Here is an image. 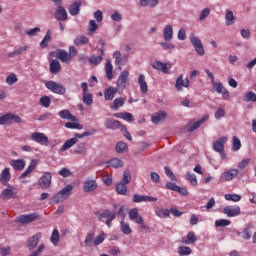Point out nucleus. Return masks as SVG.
Listing matches in <instances>:
<instances>
[{"label": "nucleus", "instance_id": "obj_1", "mask_svg": "<svg viewBox=\"0 0 256 256\" xmlns=\"http://www.w3.org/2000/svg\"><path fill=\"white\" fill-rule=\"evenodd\" d=\"M73 192V185L68 184L58 193H56L52 198L51 201L55 203V205H59V203H63V201H67L69 197H71V193Z\"/></svg>", "mask_w": 256, "mask_h": 256}, {"label": "nucleus", "instance_id": "obj_2", "mask_svg": "<svg viewBox=\"0 0 256 256\" xmlns=\"http://www.w3.org/2000/svg\"><path fill=\"white\" fill-rule=\"evenodd\" d=\"M45 87L48 88L49 91H52V93H55L56 95H65V93H67V88H65V86H63L62 84H58L53 80L46 82Z\"/></svg>", "mask_w": 256, "mask_h": 256}, {"label": "nucleus", "instance_id": "obj_3", "mask_svg": "<svg viewBox=\"0 0 256 256\" xmlns=\"http://www.w3.org/2000/svg\"><path fill=\"white\" fill-rule=\"evenodd\" d=\"M82 88V101L85 103L88 107H91L93 105V94L89 92V86L86 82H83L81 84Z\"/></svg>", "mask_w": 256, "mask_h": 256}, {"label": "nucleus", "instance_id": "obj_4", "mask_svg": "<svg viewBox=\"0 0 256 256\" xmlns=\"http://www.w3.org/2000/svg\"><path fill=\"white\" fill-rule=\"evenodd\" d=\"M206 121H209V114H205L202 118H200L196 122H188L186 125V131L188 133H193V131H196V129H199L203 123Z\"/></svg>", "mask_w": 256, "mask_h": 256}, {"label": "nucleus", "instance_id": "obj_5", "mask_svg": "<svg viewBox=\"0 0 256 256\" xmlns=\"http://www.w3.org/2000/svg\"><path fill=\"white\" fill-rule=\"evenodd\" d=\"M190 43L194 47L197 55H200V57L205 55V48L203 47V43H201V40L197 36L192 34L190 36Z\"/></svg>", "mask_w": 256, "mask_h": 256}, {"label": "nucleus", "instance_id": "obj_6", "mask_svg": "<svg viewBox=\"0 0 256 256\" xmlns=\"http://www.w3.org/2000/svg\"><path fill=\"white\" fill-rule=\"evenodd\" d=\"M39 214L38 213H31V214H25V215H20L16 218V221L18 223L22 224H27V223H33V221H37L39 219Z\"/></svg>", "mask_w": 256, "mask_h": 256}, {"label": "nucleus", "instance_id": "obj_7", "mask_svg": "<svg viewBox=\"0 0 256 256\" xmlns=\"http://www.w3.org/2000/svg\"><path fill=\"white\" fill-rule=\"evenodd\" d=\"M225 143H227V137L225 136L221 137L213 143L214 151H216V153H220L222 158L225 157V154H223V152L225 151Z\"/></svg>", "mask_w": 256, "mask_h": 256}, {"label": "nucleus", "instance_id": "obj_8", "mask_svg": "<svg viewBox=\"0 0 256 256\" xmlns=\"http://www.w3.org/2000/svg\"><path fill=\"white\" fill-rule=\"evenodd\" d=\"M237 175H239V170L230 169L221 174L219 181L220 183H226V181H233V179H235Z\"/></svg>", "mask_w": 256, "mask_h": 256}, {"label": "nucleus", "instance_id": "obj_9", "mask_svg": "<svg viewBox=\"0 0 256 256\" xmlns=\"http://www.w3.org/2000/svg\"><path fill=\"white\" fill-rule=\"evenodd\" d=\"M98 221H103V219L110 220V219H117V213L111 212L109 209H105L102 212L95 213Z\"/></svg>", "mask_w": 256, "mask_h": 256}, {"label": "nucleus", "instance_id": "obj_10", "mask_svg": "<svg viewBox=\"0 0 256 256\" xmlns=\"http://www.w3.org/2000/svg\"><path fill=\"white\" fill-rule=\"evenodd\" d=\"M157 201V197L147 196V195H138L134 194L132 197V203H155Z\"/></svg>", "mask_w": 256, "mask_h": 256}, {"label": "nucleus", "instance_id": "obj_11", "mask_svg": "<svg viewBox=\"0 0 256 256\" xmlns=\"http://www.w3.org/2000/svg\"><path fill=\"white\" fill-rule=\"evenodd\" d=\"M41 237H43V234L36 233L32 237L28 238L27 240V248L29 251H33L39 245V241L41 240Z\"/></svg>", "mask_w": 256, "mask_h": 256}, {"label": "nucleus", "instance_id": "obj_12", "mask_svg": "<svg viewBox=\"0 0 256 256\" xmlns=\"http://www.w3.org/2000/svg\"><path fill=\"white\" fill-rule=\"evenodd\" d=\"M127 81H129V72L124 70L120 73L116 82L118 89H125L127 87Z\"/></svg>", "mask_w": 256, "mask_h": 256}, {"label": "nucleus", "instance_id": "obj_13", "mask_svg": "<svg viewBox=\"0 0 256 256\" xmlns=\"http://www.w3.org/2000/svg\"><path fill=\"white\" fill-rule=\"evenodd\" d=\"M51 179V172H45L39 179L41 189H49V187H51Z\"/></svg>", "mask_w": 256, "mask_h": 256}, {"label": "nucleus", "instance_id": "obj_14", "mask_svg": "<svg viewBox=\"0 0 256 256\" xmlns=\"http://www.w3.org/2000/svg\"><path fill=\"white\" fill-rule=\"evenodd\" d=\"M189 79L187 78H183V74H180L177 79H176V83H175V89L176 91H183V87H185L186 89H189Z\"/></svg>", "mask_w": 256, "mask_h": 256}, {"label": "nucleus", "instance_id": "obj_15", "mask_svg": "<svg viewBox=\"0 0 256 256\" xmlns=\"http://www.w3.org/2000/svg\"><path fill=\"white\" fill-rule=\"evenodd\" d=\"M130 221H134L137 225H143V217L139 215V209L133 208L128 212Z\"/></svg>", "mask_w": 256, "mask_h": 256}, {"label": "nucleus", "instance_id": "obj_16", "mask_svg": "<svg viewBox=\"0 0 256 256\" xmlns=\"http://www.w3.org/2000/svg\"><path fill=\"white\" fill-rule=\"evenodd\" d=\"M223 213L227 215V217H237L241 215V208L239 206H226L223 209Z\"/></svg>", "mask_w": 256, "mask_h": 256}, {"label": "nucleus", "instance_id": "obj_17", "mask_svg": "<svg viewBox=\"0 0 256 256\" xmlns=\"http://www.w3.org/2000/svg\"><path fill=\"white\" fill-rule=\"evenodd\" d=\"M31 139L32 141H35L40 145H46V143H49V138L44 133H41V132L32 133Z\"/></svg>", "mask_w": 256, "mask_h": 256}, {"label": "nucleus", "instance_id": "obj_18", "mask_svg": "<svg viewBox=\"0 0 256 256\" xmlns=\"http://www.w3.org/2000/svg\"><path fill=\"white\" fill-rule=\"evenodd\" d=\"M4 187H7L4 189L1 193V197L4 200H9V199H15L17 197V193L13 191V186L10 184L4 185Z\"/></svg>", "mask_w": 256, "mask_h": 256}, {"label": "nucleus", "instance_id": "obj_19", "mask_svg": "<svg viewBox=\"0 0 256 256\" xmlns=\"http://www.w3.org/2000/svg\"><path fill=\"white\" fill-rule=\"evenodd\" d=\"M55 19H57V21H67V19H69V15L67 14L65 7L61 5L57 7L55 12Z\"/></svg>", "mask_w": 256, "mask_h": 256}, {"label": "nucleus", "instance_id": "obj_20", "mask_svg": "<svg viewBox=\"0 0 256 256\" xmlns=\"http://www.w3.org/2000/svg\"><path fill=\"white\" fill-rule=\"evenodd\" d=\"M83 0H78L76 2H73L70 7L68 8V11L72 17H75L79 15V12L81 11V6L83 5Z\"/></svg>", "mask_w": 256, "mask_h": 256}, {"label": "nucleus", "instance_id": "obj_21", "mask_svg": "<svg viewBox=\"0 0 256 256\" xmlns=\"http://www.w3.org/2000/svg\"><path fill=\"white\" fill-rule=\"evenodd\" d=\"M9 181H11V169L6 167L0 173V183L1 185H9Z\"/></svg>", "mask_w": 256, "mask_h": 256}, {"label": "nucleus", "instance_id": "obj_22", "mask_svg": "<svg viewBox=\"0 0 256 256\" xmlns=\"http://www.w3.org/2000/svg\"><path fill=\"white\" fill-rule=\"evenodd\" d=\"M165 119H167V112L163 110L154 113L151 117V121L154 125H159V123H161V121H165Z\"/></svg>", "mask_w": 256, "mask_h": 256}, {"label": "nucleus", "instance_id": "obj_23", "mask_svg": "<svg viewBox=\"0 0 256 256\" xmlns=\"http://www.w3.org/2000/svg\"><path fill=\"white\" fill-rule=\"evenodd\" d=\"M213 87L215 88V91L217 93H220L222 95V98L227 101L229 99V91L225 89V86H223L222 83H212Z\"/></svg>", "mask_w": 256, "mask_h": 256}, {"label": "nucleus", "instance_id": "obj_24", "mask_svg": "<svg viewBox=\"0 0 256 256\" xmlns=\"http://www.w3.org/2000/svg\"><path fill=\"white\" fill-rule=\"evenodd\" d=\"M97 189V181L86 179L83 184L84 193H91V191H95Z\"/></svg>", "mask_w": 256, "mask_h": 256}, {"label": "nucleus", "instance_id": "obj_25", "mask_svg": "<svg viewBox=\"0 0 256 256\" xmlns=\"http://www.w3.org/2000/svg\"><path fill=\"white\" fill-rule=\"evenodd\" d=\"M163 39L164 41H172L173 40V26L168 24L163 29Z\"/></svg>", "mask_w": 256, "mask_h": 256}, {"label": "nucleus", "instance_id": "obj_26", "mask_svg": "<svg viewBox=\"0 0 256 256\" xmlns=\"http://www.w3.org/2000/svg\"><path fill=\"white\" fill-rule=\"evenodd\" d=\"M106 129H119L121 128V122L119 120L107 118L105 120Z\"/></svg>", "mask_w": 256, "mask_h": 256}, {"label": "nucleus", "instance_id": "obj_27", "mask_svg": "<svg viewBox=\"0 0 256 256\" xmlns=\"http://www.w3.org/2000/svg\"><path fill=\"white\" fill-rule=\"evenodd\" d=\"M117 88L115 87H109L104 91V99L105 101H113L115 98V95H117Z\"/></svg>", "mask_w": 256, "mask_h": 256}, {"label": "nucleus", "instance_id": "obj_28", "mask_svg": "<svg viewBox=\"0 0 256 256\" xmlns=\"http://www.w3.org/2000/svg\"><path fill=\"white\" fill-rule=\"evenodd\" d=\"M10 165L16 171H23V169H25V160L23 159L11 160Z\"/></svg>", "mask_w": 256, "mask_h": 256}, {"label": "nucleus", "instance_id": "obj_29", "mask_svg": "<svg viewBox=\"0 0 256 256\" xmlns=\"http://www.w3.org/2000/svg\"><path fill=\"white\" fill-rule=\"evenodd\" d=\"M57 59H59L62 63H69L71 61V56L65 50H58L56 53Z\"/></svg>", "mask_w": 256, "mask_h": 256}, {"label": "nucleus", "instance_id": "obj_30", "mask_svg": "<svg viewBox=\"0 0 256 256\" xmlns=\"http://www.w3.org/2000/svg\"><path fill=\"white\" fill-rule=\"evenodd\" d=\"M125 101L126 99L123 97L115 98L110 108L113 109V111H119V107H123V105H125Z\"/></svg>", "mask_w": 256, "mask_h": 256}, {"label": "nucleus", "instance_id": "obj_31", "mask_svg": "<svg viewBox=\"0 0 256 256\" xmlns=\"http://www.w3.org/2000/svg\"><path fill=\"white\" fill-rule=\"evenodd\" d=\"M77 141H78L77 138H71L66 140L60 148V153L67 151V149H71L73 145H76Z\"/></svg>", "mask_w": 256, "mask_h": 256}, {"label": "nucleus", "instance_id": "obj_32", "mask_svg": "<svg viewBox=\"0 0 256 256\" xmlns=\"http://www.w3.org/2000/svg\"><path fill=\"white\" fill-rule=\"evenodd\" d=\"M59 117L61 119H67L68 121H78L77 117L73 116V114H71L67 109L60 111Z\"/></svg>", "mask_w": 256, "mask_h": 256}, {"label": "nucleus", "instance_id": "obj_33", "mask_svg": "<svg viewBox=\"0 0 256 256\" xmlns=\"http://www.w3.org/2000/svg\"><path fill=\"white\" fill-rule=\"evenodd\" d=\"M49 69L50 73L56 75V73L61 71V63L58 60H51Z\"/></svg>", "mask_w": 256, "mask_h": 256}, {"label": "nucleus", "instance_id": "obj_34", "mask_svg": "<svg viewBox=\"0 0 256 256\" xmlns=\"http://www.w3.org/2000/svg\"><path fill=\"white\" fill-rule=\"evenodd\" d=\"M138 83L140 85L141 93H147L149 87L147 86V82L145 81V75L140 74L138 77Z\"/></svg>", "mask_w": 256, "mask_h": 256}, {"label": "nucleus", "instance_id": "obj_35", "mask_svg": "<svg viewBox=\"0 0 256 256\" xmlns=\"http://www.w3.org/2000/svg\"><path fill=\"white\" fill-rule=\"evenodd\" d=\"M106 77L109 81L113 79V64H111V60L107 59L105 64Z\"/></svg>", "mask_w": 256, "mask_h": 256}, {"label": "nucleus", "instance_id": "obj_36", "mask_svg": "<svg viewBox=\"0 0 256 256\" xmlns=\"http://www.w3.org/2000/svg\"><path fill=\"white\" fill-rule=\"evenodd\" d=\"M108 167H113L114 169H119V167H123V160L119 158H112L107 162Z\"/></svg>", "mask_w": 256, "mask_h": 256}, {"label": "nucleus", "instance_id": "obj_37", "mask_svg": "<svg viewBox=\"0 0 256 256\" xmlns=\"http://www.w3.org/2000/svg\"><path fill=\"white\" fill-rule=\"evenodd\" d=\"M197 241V237H195V232H189L187 237L181 239V243L185 245H191V243H195Z\"/></svg>", "mask_w": 256, "mask_h": 256}, {"label": "nucleus", "instance_id": "obj_38", "mask_svg": "<svg viewBox=\"0 0 256 256\" xmlns=\"http://www.w3.org/2000/svg\"><path fill=\"white\" fill-rule=\"evenodd\" d=\"M153 69H156V71H162V73H169V69L167 68V64H165L161 61L154 62Z\"/></svg>", "mask_w": 256, "mask_h": 256}, {"label": "nucleus", "instance_id": "obj_39", "mask_svg": "<svg viewBox=\"0 0 256 256\" xmlns=\"http://www.w3.org/2000/svg\"><path fill=\"white\" fill-rule=\"evenodd\" d=\"M114 117H117L118 119H124V121H128L129 123L134 121L133 115L128 112L116 113L114 114Z\"/></svg>", "mask_w": 256, "mask_h": 256}, {"label": "nucleus", "instance_id": "obj_40", "mask_svg": "<svg viewBox=\"0 0 256 256\" xmlns=\"http://www.w3.org/2000/svg\"><path fill=\"white\" fill-rule=\"evenodd\" d=\"M103 55H105V53L101 50L100 56L92 55L88 58V61L91 65H99V63L103 61Z\"/></svg>", "mask_w": 256, "mask_h": 256}, {"label": "nucleus", "instance_id": "obj_41", "mask_svg": "<svg viewBox=\"0 0 256 256\" xmlns=\"http://www.w3.org/2000/svg\"><path fill=\"white\" fill-rule=\"evenodd\" d=\"M74 153H76L77 155H87V144L79 143L74 149Z\"/></svg>", "mask_w": 256, "mask_h": 256}, {"label": "nucleus", "instance_id": "obj_42", "mask_svg": "<svg viewBox=\"0 0 256 256\" xmlns=\"http://www.w3.org/2000/svg\"><path fill=\"white\" fill-rule=\"evenodd\" d=\"M159 5V0H140L141 7H157Z\"/></svg>", "mask_w": 256, "mask_h": 256}, {"label": "nucleus", "instance_id": "obj_43", "mask_svg": "<svg viewBox=\"0 0 256 256\" xmlns=\"http://www.w3.org/2000/svg\"><path fill=\"white\" fill-rule=\"evenodd\" d=\"M89 43V38L87 36L79 35L74 39V45L81 46L87 45Z\"/></svg>", "mask_w": 256, "mask_h": 256}, {"label": "nucleus", "instance_id": "obj_44", "mask_svg": "<svg viewBox=\"0 0 256 256\" xmlns=\"http://www.w3.org/2000/svg\"><path fill=\"white\" fill-rule=\"evenodd\" d=\"M243 101H245V103H256V94L253 91L247 92L244 97H243Z\"/></svg>", "mask_w": 256, "mask_h": 256}, {"label": "nucleus", "instance_id": "obj_45", "mask_svg": "<svg viewBox=\"0 0 256 256\" xmlns=\"http://www.w3.org/2000/svg\"><path fill=\"white\" fill-rule=\"evenodd\" d=\"M129 149V146L125 142H118L115 146L116 153H125Z\"/></svg>", "mask_w": 256, "mask_h": 256}, {"label": "nucleus", "instance_id": "obj_46", "mask_svg": "<svg viewBox=\"0 0 256 256\" xmlns=\"http://www.w3.org/2000/svg\"><path fill=\"white\" fill-rule=\"evenodd\" d=\"M118 195H127V184L120 182L116 186Z\"/></svg>", "mask_w": 256, "mask_h": 256}, {"label": "nucleus", "instance_id": "obj_47", "mask_svg": "<svg viewBox=\"0 0 256 256\" xmlns=\"http://www.w3.org/2000/svg\"><path fill=\"white\" fill-rule=\"evenodd\" d=\"M50 41H51V30H47L46 35L40 42V47H42V48L47 47L49 45Z\"/></svg>", "mask_w": 256, "mask_h": 256}, {"label": "nucleus", "instance_id": "obj_48", "mask_svg": "<svg viewBox=\"0 0 256 256\" xmlns=\"http://www.w3.org/2000/svg\"><path fill=\"white\" fill-rule=\"evenodd\" d=\"M226 19V25L229 27L235 23V15L233 14V11H227L225 15Z\"/></svg>", "mask_w": 256, "mask_h": 256}, {"label": "nucleus", "instance_id": "obj_49", "mask_svg": "<svg viewBox=\"0 0 256 256\" xmlns=\"http://www.w3.org/2000/svg\"><path fill=\"white\" fill-rule=\"evenodd\" d=\"M155 214L157 215V217H160L161 219H165L169 217L170 211L169 209L160 208L159 210L155 211Z\"/></svg>", "mask_w": 256, "mask_h": 256}, {"label": "nucleus", "instance_id": "obj_50", "mask_svg": "<svg viewBox=\"0 0 256 256\" xmlns=\"http://www.w3.org/2000/svg\"><path fill=\"white\" fill-rule=\"evenodd\" d=\"M50 241L55 245V247L59 245V230L57 229L53 230L52 235L50 237Z\"/></svg>", "mask_w": 256, "mask_h": 256}, {"label": "nucleus", "instance_id": "obj_51", "mask_svg": "<svg viewBox=\"0 0 256 256\" xmlns=\"http://www.w3.org/2000/svg\"><path fill=\"white\" fill-rule=\"evenodd\" d=\"M160 45L164 51H172L175 49V44L171 43V41L164 40V42H160Z\"/></svg>", "mask_w": 256, "mask_h": 256}, {"label": "nucleus", "instance_id": "obj_52", "mask_svg": "<svg viewBox=\"0 0 256 256\" xmlns=\"http://www.w3.org/2000/svg\"><path fill=\"white\" fill-rule=\"evenodd\" d=\"M40 105L45 109H49V107H51V98L49 96L41 97Z\"/></svg>", "mask_w": 256, "mask_h": 256}, {"label": "nucleus", "instance_id": "obj_53", "mask_svg": "<svg viewBox=\"0 0 256 256\" xmlns=\"http://www.w3.org/2000/svg\"><path fill=\"white\" fill-rule=\"evenodd\" d=\"M25 51H27V46H22L13 52H10L8 54V57H17V56L21 55L22 53H25Z\"/></svg>", "mask_w": 256, "mask_h": 256}, {"label": "nucleus", "instance_id": "obj_54", "mask_svg": "<svg viewBox=\"0 0 256 256\" xmlns=\"http://www.w3.org/2000/svg\"><path fill=\"white\" fill-rule=\"evenodd\" d=\"M0 125H12L11 113H8L0 117Z\"/></svg>", "mask_w": 256, "mask_h": 256}, {"label": "nucleus", "instance_id": "obj_55", "mask_svg": "<svg viewBox=\"0 0 256 256\" xmlns=\"http://www.w3.org/2000/svg\"><path fill=\"white\" fill-rule=\"evenodd\" d=\"M186 179L193 187H197V176L195 174L187 172Z\"/></svg>", "mask_w": 256, "mask_h": 256}, {"label": "nucleus", "instance_id": "obj_56", "mask_svg": "<svg viewBox=\"0 0 256 256\" xmlns=\"http://www.w3.org/2000/svg\"><path fill=\"white\" fill-rule=\"evenodd\" d=\"M93 239H95V233H88L84 241L85 247H91L93 245Z\"/></svg>", "mask_w": 256, "mask_h": 256}, {"label": "nucleus", "instance_id": "obj_57", "mask_svg": "<svg viewBox=\"0 0 256 256\" xmlns=\"http://www.w3.org/2000/svg\"><path fill=\"white\" fill-rule=\"evenodd\" d=\"M65 127H66L67 129H78V130L83 129V125L77 123L76 121L67 122V123L65 124Z\"/></svg>", "mask_w": 256, "mask_h": 256}, {"label": "nucleus", "instance_id": "obj_58", "mask_svg": "<svg viewBox=\"0 0 256 256\" xmlns=\"http://www.w3.org/2000/svg\"><path fill=\"white\" fill-rule=\"evenodd\" d=\"M121 183H124L126 185H129V183H131V171L125 170L123 172V178H122Z\"/></svg>", "mask_w": 256, "mask_h": 256}, {"label": "nucleus", "instance_id": "obj_59", "mask_svg": "<svg viewBox=\"0 0 256 256\" xmlns=\"http://www.w3.org/2000/svg\"><path fill=\"white\" fill-rule=\"evenodd\" d=\"M231 225V220L219 219L215 221V227H227Z\"/></svg>", "mask_w": 256, "mask_h": 256}, {"label": "nucleus", "instance_id": "obj_60", "mask_svg": "<svg viewBox=\"0 0 256 256\" xmlns=\"http://www.w3.org/2000/svg\"><path fill=\"white\" fill-rule=\"evenodd\" d=\"M226 201H234V203H237V201H241V195L238 194H226L225 195Z\"/></svg>", "mask_w": 256, "mask_h": 256}, {"label": "nucleus", "instance_id": "obj_61", "mask_svg": "<svg viewBox=\"0 0 256 256\" xmlns=\"http://www.w3.org/2000/svg\"><path fill=\"white\" fill-rule=\"evenodd\" d=\"M178 253L181 256H185V255H191V248L187 247V246H180L178 248Z\"/></svg>", "mask_w": 256, "mask_h": 256}, {"label": "nucleus", "instance_id": "obj_62", "mask_svg": "<svg viewBox=\"0 0 256 256\" xmlns=\"http://www.w3.org/2000/svg\"><path fill=\"white\" fill-rule=\"evenodd\" d=\"M211 15V8H205L200 12L199 15V21H205L207 19V16Z\"/></svg>", "mask_w": 256, "mask_h": 256}, {"label": "nucleus", "instance_id": "obj_63", "mask_svg": "<svg viewBox=\"0 0 256 256\" xmlns=\"http://www.w3.org/2000/svg\"><path fill=\"white\" fill-rule=\"evenodd\" d=\"M241 149V140L237 138V136L233 137V144H232V150L233 151H239Z\"/></svg>", "mask_w": 256, "mask_h": 256}, {"label": "nucleus", "instance_id": "obj_64", "mask_svg": "<svg viewBox=\"0 0 256 256\" xmlns=\"http://www.w3.org/2000/svg\"><path fill=\"white\" fill-rule=\"evenodd\" d=\"M121 225V231L124 233V235H130L131 233V227H129V224H124V220L120 222Z\"/></svg>", "mask_w": 256, "mask_h": 256}]
</instances>
